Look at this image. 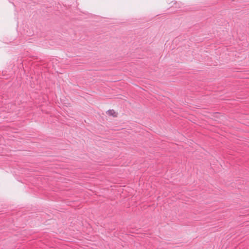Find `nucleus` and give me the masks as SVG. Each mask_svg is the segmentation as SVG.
Returning a JSON list of instances; mask_svg holds the SVG:
<instances>
[{
  "label": "nucleus",
  "instance_id": "obj_1",
  "mask_svg": "<svg viewBox=\"0 0 249 249\" xmlns=\"http://www.w3.org/2000/svg\"><path fill=\"white\" fill-rule=\"evenodd\" d=\"M107 113L109 116H112L113 117H116V115L115 114V112L113 109H109V110H107Z\"/></svg>",
  "mask_w": 249,
  "mask_h": 249
}]
</instances>
